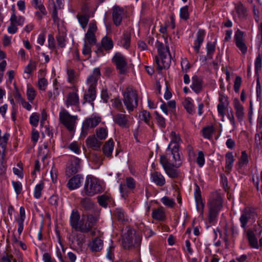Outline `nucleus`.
<instances>
[{
  "label": "nucleus",
  "instance_id": "f257e3e1",
  "mask_svg": "<svg viewBox=\"0 0 262 262\" xmlns=\"http://www.w3.org/2000/svg\"><path fill=\"white\" fill-rule=\"evenodd\" d=\"M97 222V218L93 214L86 215L85 222H84L83 220H80V214L76 209L72 210L70 217V224L72 228L76 231L84 233L91 231Z\"/></svg>",
  "mask_w": 262,
  "mask_h": 262
},
{
  "label": "nucleus",
  "instance_id": "f03ea898",
  "mask_svg": "<svg viewBox=\"0 0 262 262\" xmlns=\"http://www.w3.org/2000/svg\"><path fill=\"white\" fill-rule=\"evenodd\" d=\"M156 47L157 48L158 56H155L154 61L157 65L158 69L161 71L163 69L168 68L171 64V55L169 47L164 46L162 42L157 40Z\"/></svg>",
  "mask_w": 262,
  "mask_h": 262
},
{
  "label": "nucleus",
  "instance_id": "7ed1b4c3",
  "mask_svg": "<svg viewBox=\"0 0 262 262\" xmlns=\"http://www.w3.org/2000/svg\"><path fill=\"white\" fill-rule=\"evenodd\" d=\"M223 201L220 195L217 193H213L209 199L208 220L210 223H214L217 220L219 213L223 207Z\"/></svg>",
  "mask_w": 262,
  "mask_h": 262
},
{
  "label": "nucleus",
  "instance_id": "20e7f679",
  "mask_svg": "<svg viewBox=\"0 0 262 262\" xmlns=\"http://www.w3.org/2000/svg\"><path fill=\"white\" fill-rule=\"evenodd\" d=\"M123 102L129 113L133 112L138 105L137 92L132 88H127L123 94Z\"/></svg>",
  "mask_w": 262,
  "mask_h": 262
},
{
  "label": "nucleus",
  "instance_id": "39448f33",
  "mask_svg": "<svg viewBox=\"0 0 262 262\" xmlns=\"http://www.w3.org/2000/svg\"><path fill=\"white\" fill-rule=\"evenodd\" d=\"M83 189L86 195L91 196L101 192L102 187L98 179L94 177L90 176L86 179Z\"/></svg>",
  "mask_w": 262,
  "mask_h": 262
},
{
  "label": "nucleus",
  "instance_id": "423d86ee",
  "mask_svg": "<svg viewBox=\"0 0 262 262\" xmlns=\"http://www.w3.org/2000/svg\"><path fill=\"white\" fill-rule=\"evenodd\" d=\"M59 121L70 132L74 130L76 121L78 119L77 116L70 114L68 111L62 108L59 113Z\"/></svg>",
  "mask_w": 262,
  "mask_h": 262
},
{
  "label": "nucleus",
  "instance_id": "0eeeda50",
  "mask_svg": "<svg viewBox=\"0 0 262 262\" xmlns=\"http://www.w3.org/2000/svg\"><path fill=\"white\" fill-rule=\"evenodd\" d=\"M10 137V135L8 132L2 135L0 129V174H4L6 170V168L3 164V160Z\"/></svg>",
  "mask_w": 262,
  "mask_h": 262
},
{
  "label": "nucleus",
  "instance_id": "6e6552de",
  "mask_svg": "<svg viewBox=\"0 0 262 262\" xmlns=\"http://www.w3.org/2000/svg\"><path fill=\"white\" fill-rule=\"evenodd\" d=\"M253 216V212L249 207H245L241 210L239 221L241 227L244 232L248 230L247 228L248 224L252 222Z\"/></svg>",
  "mask_w": 262,
  "mask_h": 262
},
{
  "label": "nucleus",
  "instance_id": "1a4fd4ad",
  "mask_svg": "<svg viewBox=\"0 0 262 262\" xmlns=\"http://www.w3.org/2000/svg\"><path fill=\"white\" fill-rule=\"evenodd\" d=\"M112 60L120 74H126L127 72V61L123 54L120 53H116L113 56Z\"/></svg>",
  "mask_w": 262,
  "mask_h": 262
},
{
  "label": "nucleus",
  "instance_id": "9d476101",
  "mask_svg": "<svg viewBox=\"0 0 262 262\" xmlns=\"http://www.w3.org/2000/svg\"><path fill=\"white\" fill-rule=\"evenodd\" d=\"M160 164L162 165L165 173L171 178H175L179 176V172L174 169L171 163L164 155H161L160 159Z\"/></svg>",
  "mask_w": 262,
  "mask_h": 262
},
{
  "label": "nucleus",
  "instance_id": "9b49d317",
  "mask_svg": "<svg viewBox=\"0 0 262 262\" xmlns=\"http://www.w3.org/2000/svg\"><path fill=\"white\" fill-rule=\"evenodd\" d=\"M133 118L130 115L117 113L113 117L115 123L123 128H129L132 124Z\"/></svg>",
  "mask_w": 262,
  "mask_h": 262
},
{
  "label": "nucleus",
  "instance_id": "f8f14e48",
  "mask_svg": "<svg viewBox=\"0 0 262 262\" xmlns=\"http://www.w3.org/2000/svg\"><path fill=\"white\" fill-rule=\"evenodd\" d=\"M101 75L99 68H96L93 70V73L86 78L85 85L86 89L96 90L97 82Z\"/></svg>",
  "mask_w": 262,
  "mask_h": 262
},
{
  "label": "nucleus",
  "instance_id": "ddd939ff",
  "mask_svg": "<svg viewBox=\"0 0 262 262\" xmlns=\"http://www.w3.org/2000/svg\"><path fill=\"white\" fill-rule=\"evenodd\" d=\"M244 232L246 233L249 245L251 248L258 249L262 245V238H260L258 240L256 237V230L249 229Z\"/></svg>",
  "mask_w": 262,
  "mask_h": 262
},
{
  "label": "nucleus",
  "instance_id": "4468645a",
  "mask_svg": "<svg viewBox=\"0 0 262 262\" xmlns=\"http://www.w3.org/2000/svg\"><path fill=\"white\" fill-rule=\"evenodd\" d=\"M101 120L100 117L94 114L86 118L82 123V132H86L89 128L95 127L100 122Z\"/></svg>",
  "mask_w": 262,
  "mask_h": 262
},
{
  "label": "nucleus",
  "instance_id": "2eb2a0df",
  "mask_svg": "<svg viewBox=\"0 0 262 262\" xmlns=\"http://www.w3.org/2000/svg\"><path fill=\"white\" fill-rule=\"evenodd\" d=\"M64 104L67 107H78L79 105V97L77 93V90L76 92H69L64 100Z\"/></svg>",
  "mask_w": 262,
  "mask_h": 262
},
{
  "label": "nucleus",
  "instance_id": "dca6fc26",
  "mask_svg": "<svg viewBox=\"0 0 262 262\" xmlns=\"http://www.w3.org/2000/svg\"><path fill=\"white\" fill-rule=\"evenodd\" d=\"M97 28L96 24L94 22H91L89 25V28L87 32L85 34L84 39L90 45H95L96 42L95 33Z\"/></svg>",
  "mask_w": 262,
  "mask_h": 262
},
{
  "label": "nucleus",
  "instance_id": "f3484780",
  "mask_svg": "<svg viewBox=\"0 0 262 262\" xmlns=\"http://www.w3.org/2000/svg\"><path fill=\"white\" fill-rule=\"evenodd\" d=\"M83 180L84 178L82 174H76L69 180L67 187L70 190L78 189L81 186Z\"/></svg>",
  "mask_w": 262,
  "mask_h": 262
},
{
  "label": "nucleus",
  "instance_id": "a211bd4d",
  "mask_svg": "<svg viewBox=\"0 0 262 262\" xmlns=\"http://www.w3.org/2000/svg\"><path fill=\"white\" fill-rule=\"evenodd\" d=\"M235 43L236 47L245 55L247 52V47L244 42L243 39V33L240 30H237L234 34Z\"/></svg>",
  "mask_w": 262,
  "mask_h": 262
},
{
  "label": "nucleus",
  "instance_id": "6ab92c4d",
  "mask_svg": "<svg viewBox=\"0 0 262 262\" xmlns=\"http://www.w3.org/2000/svg\"><path fill=\"white\" fill-rule=\"evenodd\" d=\"M233 107L235 116L240 123H242L245 116V109L243 105L237 98L233 101Z\"/></svg>",
  "mask_w": 262,
  "mask_h": 262
},
{
  "label": "nucleus",
  "instance_id": "aec40b11",
  "mask_svg": "<svg viewBox=\"0 0 262 262\" xmlns=\"http://www.w3.org/2000/svg\"><path fill=\"white\" fill-rule=\"evenodd\" d=\"M219 103L217 105V111L219 114L223 119L225 115L226 109L229 105L228 98L227 96L223 94H220Z\"/></svg>",
  "mask_w": 262,
  "mask_h": 262
},
{
  "label": "nucleus",
  "instance_id": "412c9836",
  "mask_svg": "<svg viewBox=\"0 0 262 262\" xmlns=\"http://www.w3.org/2000/svg\"><path fill=\"white\" fill-rule=\"evenodd\" d=\"M81 169V160L78 158L73 156L70 159V164L68 167L67 173L70 174L76 173Z\"/></svg>",
  "mask_w": 262,
  "mask_h": 262
},
{
  "label": "nucleus",
  "instance_id": "4be33fe9",
  "mask_svg": "<svg viewBox=\"0 0 262 262\" xmlns=\"http://www.w3.org/2000/svg\"><path fill=\"white\" fill-rule=\"evenodd\" d=\"M124 14V11L122 8L119 6H114L113 8V20L114 24L118 26L121 25L123 16Z\"/></svg>",
  "mask_w": 262,
  "mask_h": 262
},
{
  "label": "nucleus",
  "instance_id": "5701e85b",
  "mask_svg": "<svg viewBox=\"0 0 262 262\" xmlns=\"http://www.w3.org/2000/svg\"><path fill=\"white\" fill-rule=\"evenodd\" d=\"M194 196L196 209L200 212V215H203L205 205L202 201L200 189L198 185H196Z\"/></svg>",
  "mask_w": 262,
  "mask_h": 262
},
{
  "label": "nucleus",
  "instance_id": "b1692460",
  "mask_svg": "<svg viewBox=\"0 0 262 262\" xmlns=\"http://www.w3.org/2000/svg\"><path fill=\"white\" fill-rule=\"evenodd\" d=\"M97 95L96 90L86 89L83 94V101L82 104H85L86 102L90 103L93 107H94V101L96 99Z\"/></svg>",
  "mask_w": 262,
  "mask_h": 262
},
{
  "label": "nucleus",
  "instance_id": "393cba45",
  "mask_svg": "<svg viewBox=\"0 0 262 262\" xmlns=\"http://www.w3.org/2000/svg\"><path fill=\"white\" fill-rule=\"evenodd\" d=\"M131 39V33L129 31H124L122 37L118 42V45L125 49L130 47Z\"/></svg>",
  "mask_w": 262,
  "mask_h": 262
},
{
  "label": "nucleus",
  "instance_id": "a878e982",
  "mask_svg": "<svg viewBox=\"0 0 262 262\" xmlns=\"http://www.w3.org/2000/svg\"><path fill=\"white\" fill-rule=\"evenodd\" d=\"M205 32L203 30H199L196 33V38L194 41L193 49L196 53H199L200 47L204 41Z\"/></svg>",
  "mask_w": 262,
  "mask_h": 262
},
{
  "label": "nucleus",
  "instance_id": "bb28decb",
  "mask_svg": "<svg viewBox=\"0 0 262 262\" xmlns=\"http://www.w3.org/2000/svg\"><path fill=\"white\" fill-rule=\"evenodd\" d=\"M203 81L201 78L197 76H193L192 77V83L190 88L195 93L199 94L202 90Z\"/></svg>",
  "mask_w": 262,
  "mask_h": 262
},
{
  "label": "nucleus",
  "instance_id": "cd10ccee",
  "mask_svg": "<svg viewBox=\"0 0 262 262\" xmlns=\"http://www.w3.org/2000/svg\"><path fill=\"white\" fill-rule=\"evenodd\" d=\"M114 147V142L112 139H110L105 143L102 147L103 154L108 158H111Z\"/></svg>",
  "mask_w": 262,
  "mask_h": 262
},
{
  "label": "nucleus",
  "instance_id": "c85d7f7f",
  "mask_svg": "<svg viewBox=\"0 0 262 262\" xmlns=\"http://www.w3.org/2000/svg\"><path fill=\"white\" fill-rule=\"evenodd\" d=\"M235 14L234 17L239 19L244 18L247 15V9L241 3H237L235 5Z\"/></svg>",
  "mask_w": 262,
  "mask_h": 262
},
{
  "label": "nucleus",
  "instance_id": "c756f323",
  "mask_svg": "<svg viewBox=\"0 0 262 262\" xmlns=\"http://www.w3.org/2000/svg\"><path fill=\"white\" fill-rule=\"evenodd\" d=\"M103 241L96 237L93 239L89 244V247L93 252H99L103 248Z\"/></svg>",
  "mask_w": 262,
  "mask_h": 262
},
{
  "label": "nucleus",
  "instance_id": "7c9ffc66",
  "mask_svg": "<svg viewBox=\"0 0 262 262\" xmlns=\"http://www.w3.org/2000/svg\"><path fill=\"white\" fill-rule=\"evenodd\" d=\"M152 217L157 221H164L166 218L165 212L163 207L154 209L151 213Z\"/></svg>",
  "mask_w": 262,
  "mask_h": 262
},
{
  "label": "nucleus",
  "instance_id": "2f4dec72",
  "mask_svg": "<svg viewBox=\"0 0 262 262\" xmlns=\"http://www.w3.org/2000/svg\"><path fill=\"white\" fill-rule=\"evenodd\" d=\"M151 181L157 185L163 186L165 184V180L164 176L159 172L155 171L151 174Z\"/></svg>",
  "mask_w": 262,
  "mask_h": 262
},
{
  "label": "nucleus",
  "instance_id": "473e14b6",
  "mask_svg": "<svg viewBox=\"0 0 262 262\" xmlns=\"http://www.w3.org/2000/svg\"><path fill=\"white\" fill-rule=\"evenodd\" d=\"M26 219L25 210L23 207L19 208V217L17 220L18 229L17 232L20 235L24 229V223Z\"/></svg>",
  "mask_w": 262,
  "mask_h": 262
},
{
  "label": "nucleus",
  "instance_id": "72a5a7b5",
  "mask_svg": "<svg viewBox=\"0 0 262 262\" xmlns=\"http://www.w3.org/2000/svg\"><path fill=\"white\" fill-rule=\"evenodd\" d=\"M225 170L226 172H229L233 167V163L234 162V158L232 152H228L225 155Z\"/></svg>",
  "mask_w": 262,
  "mask_h": 262
},
{
  "label": "nucleus",
  "instance_id": "f704fd0d",
  "mask_svg": "<svg viewBox=\"0 0 262 262\" xmlns=\"http://www.w3.org/2000/svg\"><path fill=\"white\" fill-rule=\"evenodd\" d=\"M87 145L94 150H98L100 147L101 143L94 136L89 137L86 141Z\"/></svg>",
  "mask_w": 262,
  "mask_h": 262
},
{
  "label": "nucleus",
  "instance_id": "c9c22d12",
  "mask_svg": "<svg viewBox=\"0 0 262 262\" xmlns=\"http://www.w3.org/2000/svg\"><path fill=\"white\" fill-rule=\"evenodd\" d=\"M133 237L132 233L124 234L122 237V242L125 248L129 249L133 246Z\"/></svg>",
  "mask_w": 262,
  "mask_h": 262
},
{
  "label": "nucleus",
  "instance_id": "e433bc0d",
  "mask_svg": "<svg viewBox=\"0 0 262 262\" xmlns=\"http://www.w3.org/2000/svg\"><path fill=\"white\" fill-rule=\"evenodd\" d=\"M183 105L188 113L192 114L194 112V105L191 98H186L183 102Z\"/></svg>",
  "mask_w": 262,
  "mask_h": 262
},
{
  "label": "nucleus",
  "instance_id": "4c0bfd02",
  "mask_svg": "<svg viewBox=\"0 0 262 262\" xmlns=\"http://www.w3.org/2000/svg\"><path fill=\"white\" fill-rule=\"evenodd\" d=\"M44 188V183L42 181H40L34 188L33 191V196L36 199H39L41 196L42 191Z\"/></svg>",
  "mask_w": 262,
  "mask_h": 262
},
{
  "label": "nucleus",
  "instance_id": "58836bf2",
  "mask_svg": "<svg viewBox=\"0 0 262 262\" xmlns=\"http://www.w3.org/2000/svg\"><path fill=\"white\" fill-rule=\"evenodd\" d=\"M10 20L12 23L15 24L16 26H23L25 22L24 17L21 16H17L14 11H13V13L11 16Z\"/></svg>",
  "mask_w": 262,
  "mask_h": 262
},
{
  "label": "nucleus",
  "instance_id": "ea45409f",
  "mask_svg": "<svg viewBox=\"0 0 262 262\" xmlns=\"http://www.w3.org/2000/svg\"><path fill=\"white\" fill-rule=\"evenodd\" d=\"M216 43L215 42H208L206 45L207 58L212 59L215 52Z\"/></svg>",
  "mask_w": 262,
  "mask_h": 262
},
{
  "label": "nucleus",
  "instance_id": "a19ab883",
  "mask_svg": "<svg viewBox=\"0 0 262 262\" xmlns=\"http://www.w3.org/2000/svg\"><path fill=\"white\" fill-rule=\"evenodd\" d=\"M81 204L83 208L86 210H91L94 208V204L91 199L84 198L81 200Z\"/></svg>",
  "mask_w": 262,
  "mask_h": 262
},
{
  "label": "nucleus",
  "instance_id": "79ce46f5",
  "mask_svg": "<svg viewBox=\"0 0 262 262\" xmlns=\"http://www.w3.org/2000/svg\"><path fill=\"white\" fill-rule=\"evenodd\" d=\"M101 44L102 46L105 50H110L113 48L112 39L107 36H105L102 39Z\"/></svg>",
  "mask_w": 262,
  "mask_h": 262
},
{
  "label": "nucleus",
  "instance_id": "37998d69",
  "mask_svg": "<svg viewBox=\"0 0 262 262\" xmlns=\"http://www.w3.org/2000/svg\"><path fill=\"white\" fill-rule=\"evenodd\" d=\"M214 131V128L212 125L207 126L202 129L203 136L205 138L210 139Z\"/></svg>",
  "mask_w": 262,
  "mask_h": 262
},
{
  "label": "nucleus",
  "instance_id": "c03bdc74",
  "mask_svg": "<svg viewBox=\"0 0 262 262\" xmlns=\"http://www.w3.org/2000/svg\"><path fill=\"white\" fill-rule=\"evenodd\" d=\"M180 17L181 19L186 20L189 18V7L187 6H185L181 8L179 13Z\"/></svg>",
  "mask_w": 262,
  "mask_h": 262
},
{
  "label": "nucleus",
  "instance_id": "a18cd8bd",
  "mask_svg": "<svg viewBox=\"0 0 262 262\" xmlns=\"http://www.w3.org/2000/svg\"><path fill=\"white\" fill-rule=\"evenodd\" d=\"M36 69V62L33 60H30L28 64L24 69V73L30 75L32 72Z\"/></svg>",
  "mask_w": 262,
  "mask_h": 262
},
{
  "label": "nucleus",
  "instance_id": "49530a36",
  "mask_svg": "<svg viewBox=\"0 0 262 262\" xmlns=\"http://www.w3.org/2000/svg\"><path fill=\"white\" fill-rule=\"evenodd\" d=\"M110 199V196L108 194H104L98 196L97 201L99 204L101 206L103 207H106L107 205V202Z\"/></svg>",
  "mask_w": 262,
  "mask_h": 262
},
{
  "label": "nucleus",
  "instance_id": "de8ad7c7",
  "mask_svg": "<svg viewBox=\"0 0 262 262\" xmlns=\"http://www.w3.org/2000/svg\"><path fill=\"white\" fill-rule=\"evenodd\" d=\"M248 158L246 152L245 151H243L242 152L241 158L237 163L238 167L239 168H242L247 165L248 163Z\"/></svg>",
  "mask_w": 262,
  "mask_h": 262
},
{
  "label": "nucleus",
  "instance_id": "09e8293b",
  "mask_svg": "<svg viewBox=\"0 0 262 262\" xmlns=\"http://www.w3.org/2000/svg\"><path fill=\"white\" fill-rule=\"evenodd\" d=\"M172 155L173 160L171 163V164L175 167H179L182 164V161L181 159L180 155L179 152H171Z\"/></svg>",
  "mask_w": 262,
  "mask_h": 262
},
{
  "label": "nucleus",
  "instance_id": "8fccbe9b",
  "mask_svg": "<svg viewBox=\"0 0 262 262\" xmlns=\"http://www.w3.org/2000/svg\"><path fill=\"white\" fill-rule=\"evenodd\" d=\"M181 142L182 141L179 135L177 134L175 132H172L170 134V142L167 148L170 149L173 143H181Z\"/></svg>",
  "mask_w": 262,
  "mask_h": 262
},
{
  "label": "nucleus",
  "instance_id": "3c124183",
  "mask_svg": "<svg viewBox=\"0 0 262 262\" xmlns=\"http://www.w3.org/2000/svg\"><path fill=\"white\" fill-rule=\"evenodd\" d=\"M77 17L81 27L83 29H85L89 22V16L84 15L78 14Z\"/></svg>",
  "mask_w": 262,
  "mask_h": 262
},
{
  "label": "nucleus",
  "instance_id": "603ef678",
  "mask_svg": "<svg viewBox=\"0 0 262 262\" xmlns=\"http://www.w3.org/2000/svg\"><path fill=\"white\" fill-rule=\"evenodd\" d=\"M96 135L100 140L105 139L107 136V130L106 128L100 127L97 129Z\"/></svg>",
  "mask_w": 262,
  "mask_h": 262
},
{
  "label": "nucleus",
  "instance_id": "864d4df0",
  "mask_svg": "<svg viewBox=\"0 0 262 262\" xmlns=\"http://www.w3.org/2000/svg\"><path fill=\"white\" fill-rule=\"evenodd\" d=\"M59 94V92L56 85H54L53 91H49L47 95L50 100H54Z\"/></svg>",
  "mask_w": 262,
  "mask_h": 262
},
{
  "label": "nucleus",
  "instance_id": "5fc2aeb1",
  "mask_svg": "<svg viewBox=\"0 0 262 262\" xmlns=\"http://www.w3.org/2000/svg\"><path fill=\"white\" fill-rule=\"evenodd\" d=\"M67 148L77 155H79L81 152L80 147L76 141L70 143Z\"/></svg>",
  "mask_w": 262,
  "mask_h": 262
},
{
  "label": "nucleus",
  "instance_id": "6e6d98bb",
  "mask_svg": "<svg viewBox=\"0 0 262 262\" xmlns=\"http://www.w3.org/2000/svg\"><path fill=\"white\" fill-rule=\"evenodd\" d=\"M156 119L158 125L161 128H164L166 126L165 118L160 115L157 112H155Z\"/></svg>",
  "mask_w": 262,
  "mask_h": 262
},
{
  "label": "nucleus",
  "instance_id": "4d7b16f0",
  "mask_svg": "<svg viewBox=\"0 0 262 262\" xmlns=\"http://www.w3.org/2000/svg\"><path fill=\"white\" fill-rule=\"evenodd\" d=\"M12 185L14 189L15 192L18 195L20 194L23 190V185L19 181H12Z\"/></svg>",
  "mask_w": 262,
  "mask_h": 262
},
{
  "label": "nucleus",
  "instance_id": "13d9d810",
  "mask_svg": "<svg viewBox=\"0 0 262 262\" xmlns=\"http://www.w3.org/2000/svg\"><path fill=\"white\" fill-rule=\"evenodd\" d=\"M67 74L68 75V81L70 83L74 82L77 78L75 72L73 69H68L67 70Z\"/></svg>",
  "mask_w": 262,
  "mask_h": 262
},
{
  "label": "nucleus",
  "instance_id": "bf43d9fd",
  "mask_svg": "<svg viewBox=\"0 0 262 262\" xmlns=\"http://www.w3.org/2000/svg\"><path fill=\"white\" fill-rule=\"evenodd\" d=\"M161 201L165 206L170 208H172L175 204L174 200L167 196L163 197Z\"/></svg>",
  "mask_w": 262,
  "mask_h": 262
},
{
  "label": "nucleus",
  "instance_id": "052dcab7",
  "mask_svg": "<svg viewBox=\"0 0 262 262\" xmlns=\"http://www.w3.org/2000/svg\"><path fill=\"white\" fill-rule=\"evenodd\" d=\"M66 35L64 33H59L56 36V39L58 46L60 48H64L66 46Z\"/></svg>",
  "mask_w": 262,
  "mask_h": 262
},
{
  "label": "nucleus",
  "instance_id": "680f3d73",
  "mask_svg": "<svg viewBox=\"0 0 262 262\" xmlns=\"http://www.w3.org/2000/svg\"><path fill=\"white\" fill-rule=\"evenodd\" d=\"M48 82L44 77L39 78L38 81V86L40 90L45 91L46 90Z\"/></svg>",
  "mask_w": 262,
  "mask_h": 262
},
{
  "label": "nucleus",
  "instance_id": "e2e57ef3",
  "mask_svg": "<svg viewBox=\"0 0 262 262\" xmlns=\"http://www.w3.org/2000/svg\"><path fill=\"white\" fill-rule=\"evenodd\" d=\"M27 95L29 101H33L36 96V92L34 89L31 86H28Z\"/></svg>",
  "mask_w": 262,
  "mask_h": 262
},
{
  "label": "nucleus",
  "instance_id": "0e129e2a",
  "mask_svg": "<svg viewBox=\"0 0 262 262\" xmlns=\"http://www.w3.org/2000/svg\"><path fill=\"white\" fill-rule=\"evenodd\" d=\"M205 157L203 151H199L196 158V163L200 167H202L205 164Z\"/></svg>",
  "mask_w": 262,
  "mask_h": 262
},
{
  "label": "nucleus",
  "instance_id": "69168bd1",
  "mask_svg": "<svg viewBox=\"0 0 262 262\" xmlns=\"http://www.w3.org/2000/svg\"><path fill=\"white\" fill-rule=\"evenodd\" d=\"M39 122V116L36 113H33L30 117V123L33 126L36 127Z\"/></svg>",
  "mask_w": 262,
  "mask_h": 262
},
{
  "label": "nucleus",
  "instance_id": "338daca9",
  "mask_svg": "<svg viewBox=\"0 0 262 262\" xmlns=\"http://www.w3.org/2000/svg\"><path fill=\"white\" fill-rule=\"evenodd\" d=\"M181 66L182 71L185 73L188 72L190 67V63L187 59L186 58L182 59Z\"/></svg>",
  "mask_w": 262,
  "mask_h": 262
},
{
  "label": "nucleus",
  "instance_id": "774afa93",
  "mask_svg": "<svg viewBox=\"0 0 262 262\" xmlns=\"http://www.w3.org/2000/svg\"><path fill=\"white\" fill-rule=\"evenodd\" d=\"M13 255L7 252H4L0 256V262H11Z\"/></svg>",
  "mask_w": 262,
  "mask_h": 262
}]
</instances>
